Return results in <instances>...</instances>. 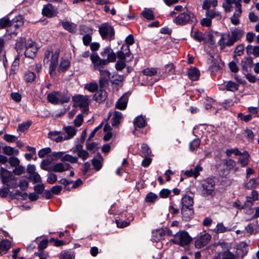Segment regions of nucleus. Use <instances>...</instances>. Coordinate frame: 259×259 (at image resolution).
Listing matches in <instances>:
<instances>
[{"instance_id":"obj_25","label":"nucleus","mask_w":259,"mask_h":259,"mask_svg":"<svg viewBox=\"0 0 259 259\" xmlns=\"http://www.w3.org/2000/svg\"><path fill=\"white\" fill-rule=\"evenodd\" d=\"M190 35L191 37L198 42H201L204 40V34L198 30L193 31V29H191Z\"/></svg>"},{"instance_id":"obj_14","label":"nucleus","mask_w":259,"mask_h":259,"mask_svg":"<svg viewBox=\"0 0 259 259\" xmlns=\"http://www.w3.org/2000/svg\"><path fill=\"white\" fill-rule=\"evenodd\" d=\"M103 158L101 154L98 152L96 155L93 158L92 160V165L96 171L100 170L102 167V162Z\"/></svg>"},{"instance_id":"obj_60","label":"nucleus","mask_w":259,"mask_h":259,"mask_svg":"<svg viewBox=\"0 0 259 259\" xmlns=\"http://www.w3.org/2000/svg\"><path fill=\"white\" fill-rule=\"evenodd\" d=\"M230 70L233 73H237L239 71V68L236 64V62L234 61L230 62L228 64Z\"/></svg>"},{"instance_id":"obj_57","label":"nucleus","mask_w":259,"mask_h":259,"mask_svg":"<svg viewBox=\"0 0 259 259\" xmlns=\"http://www.w3.org/2000/svg\"><path fill=\"white\" fill-rule=\"evenodd\" d=\"M29 183L25 179L21 180L19 181L18 187L20 188L22 191H25L28 188Z\"/></svg>"},{"instance_id":"obj_51","label":"nucleus","mask_w":259,"mask_h":259,"mask_svg":"<svg viewBox=\"0 0 259 259\" xmlns=\"http://www.w3.org/2000/svg\"><path fill=\"white\" fill-rule=\"evenodd\" d=\"M52 151L51 148L47 147L40 149L38 152V155L40 158L45 157L47 154L50 153Z\"/></svg>"},{"instance_id":"obj_35","label":"nucleus","mask_w":259,"mask_h":259,"mask_svg":"<svg viewBox=\"0 0 259 259\" xmlns=\"http://www.w3.org/2000/svg\"><path fill=\"white\" fill-rule=\"evenodd\" d=\"M157 199L158 196L156 194L150 192L146 195L145 198V201L146 202L154 203Z\"/></svg>"},{"instance_id":"obj_8","label":"nucleus","mask_w":259,"mask_h":259,"mask_svg":"<svg viewBox=\"0 0 259 259\" xmlns=\"http://www.w3.org/2000/svg\"><path fill=\"white\" fill-rule=\"evenodd\" d=\"M23 16L21 15H19L11 21L9 34L11 37L17 35L19 27L23 25Z\"/></svg>"},{"instance_id":"obj_17","label":"nucleus","mask_w":259,"mask_h":259,"mask_svg":"<svg viewBox=\"0 0 259 259\" xmlns=\"http://www.w3.org/2000/svg\"><path fill=\"white\" fill-rule=\"evenodd\" d=\"M70 61L67 59L62 58L58 67L57 71L59 73H64L70 67Z\"/></svg>"},{"instance_id":"obj_29","label":"nucleus","mask_w":259,"mask_h":259,"mask_svg":"<svg viewBox=\"0 0 259 259\" xmlns=\"http://www.w3.org/2000/svg\"><path fill=\"white\" fill-rule=\"evenodd\" d=\"M3 153L7 155L11 156L13 154L17 155L19 153V150L15 149L9 146H5L3 148Z\"/></svg>"},{"instance_id":"obj_55","label":"nucleus","mask_w":259,"mask_h":259,"mask_svg":"<svg viewBox=\"0 0 259 259\" xmlns=\"http://www.w3.org/2000/svg\"><path fill=\"white\" fill-rule=\"evenodd\" d=\"M233 153L236 156H239L241 154V151L237 148L231 149H228L226 151V154L228 157L231 156Z\"/></svg>"},{"instance_id":"obj_46","label":"nucleus","mask_w":259,"mask_h":259,"mask_svg":"<svg viewBox=\"0 0 259 259\" xmlns=\"http://www.w3.org/2000/svg\"><path fill=\"white\" fill-rule=\"evenodd\" d=\"M143 73L145 75L152 76L156 74L157 71V69L154 68H147L143 70Z\"/></svg>"},{"instance_id":"obj_53","label":"nucleus","mask_w":259,"mask_h":259,"mask_svg":"<svg viewBox=\"0 0 259 259\" xmlns=\"http://www.w3.org/2000/svg\"><path fill=\"white\" fill-rule=\"evenodd\" d=\"M45 186L43 183L38 184L33 187L35 192L37 194H41L45 190Z\"/></svg>"},{"instance_id":"obj_12","label":"nucleus","mask_w":259,"mask_h":259,"mask_svg":"<svg viewBox=\"0 0 259 259\" xmlns=\"http://www.w3.org/2000/svg\"><path fill=\"white\" fill-rule=\"evenodd\" d=\"M135 43V39L133 34L128 35L125 39V43L122 45L120 50H123L125 53L133 55L130 50V46Z\"/></svg>"},{"instance_id":"obj_34","label":"nucleus","mask_w":259,"mask_h":259,"mask_svg":"<svg viewBox=\"0 0 259 259\" xmlns=\"http://www.w3.org/2000/svg\"><path fill=\"white\" fill-rule=\"evenodd\" d=\"M32 122L31 120H27L26 122H23L18 125L17 131L21 132H24L27 130L31 125Z\"/></svg>"},{"instance_id":"obj_47","label":"nucleus","mask_w":259,"mask_h":259,"mask_svg":"<svg viewBox=\"0 0 259 259\" xmlns=\"http://www.w3.org/2000/svg\"><path fill=\"white\" fill-rule=\"evenodd\" d=\"M51 170L56 172H61L64 171V163L59 162L55 164Z\"/></svg>"},{"instance_id":"obj_1","label":"nucleus","mask_w":259,"mask_h":259,"mask_svg":"<svg viewBox=\"0 0 259 259\" xmlns=\"http://www.w3.org/2000/svg\"><path fill=\"white\" fill-rule=\"evenodd\" d=\"M173 22L177 25L184 26L187 24H192V29H194L198 20L196 15L191 11L181 13L176 17Z\"/></svg>"},{"instance_id":"obj_49","label":"nucleus","mask_w":259,"mask_h":259,"mask_svg":"<svg viewBox=\"0 0 259 259\" xmlns=\"http://www.w3.org/2000/svg\"><path fill=\"white\" fill-rule=\"evenodd\" d=\"M83 122V117L82 114L77 115L74 120V124L76 127L80 126Z\"/></svg>"},{"instance_id":"obj_27","label":"nucleus","mask_w":259,"mask_h":259,"mask_svg":"<svg viewBox=\"0 0 259 259\" xmlns=\"http://www.w3.org/2000/svg\"><path fill=\"white\" fill-rule=\"evenodd\" d=\"M55 93L59 96V104H63L64 103H68L70 99V96L66 94H62L59 91H55Z\"/></svg>"},{"instance_id":"obj_31","label":"nucleus","mask_w":259,"mask_h":259,"mask_svg":"<svg viewBox=\"0 0 259 259\" xmlns=\"http://www.w3.org/2000/svg\"><path fill=\"white\" fill-rule=\"evenodd\" d=\"M225 89L227 91L235 92L239 89V84L232 81L227 82L225 85Z\"/></svg>"},{"instance_id":"obj_3","label":"nucleus","mask_w":259,"mask_h":259,"mask_svg":"<svg viewBox=\"0 0 259 259\" xmlns=\"http://www.w3.org/2000/svg\"><path fill=\"white\" fill-rule=\"evenodd\" d=\"M231 37L226 42L224 41L225 38L224 36V34H222L221 37L218 42L221 50H224L227 46L231 47L233 46L234 44L238 40H240L244 35V31L242 29L236 28L231 29Z\"/></svg>"},{"instance_id":"obj_52","label":"nucleus","mask_w":259,"mask_h":259,"mask_svg":"<svg viewBox=\"0 0 259 259\" xmlns=\"http://www.w3.org/2000/svg\"><path fill=\"white\" fill-rule=\"evenodd\" d=\"M57 181V176L54 173L48 174L47 182L50 184H55Z\"/></svg>"},{"instance_id":"obj_2","label":"nucleus","mask_w":259,"mask_h":259,"mask_svg":"<svg viewBox=\"0 0 259 259\" xmlns=\"http://www.w3.org/2000/svg\"><path fill=\"white\" fill-rule=\"evenodd\" d=\"M202 190L201 196L209 199L212 198L215 195V182L213 177H209L202 180L201 183Z\"/></svg>"},{"instance_id":"obj_54","label":"nucleus","mask_w":259,"mask_h":259,"mask_svg":"<svg viewBox=\"0 0 259 259\" xmlns=\"http://www.w3.org/2000/svg\"><path fill=\"white\" fill-rule=\"evenodd\" d=\"M49 240L48 239H42L39 243H37L38 250H44L46 248L48 245Z\"/></svg>"},{"instance_id":"obj_24","label":"nucleus","mask_w":259,"mask_h":259,"mask_svg":"<svg viewBox=\"0 0 259 259\" xmlns=\"http://www.w3.org/2000/svg\"><path fill=\"white\" fill-rule=\"evenodd\" d=\"M61 25L63 28L69 32L72 33H74L75 32L76 25L74 23L66 21L65 22H62Z\"/></svg>"},{"instance_id":"obj_43","label":"nucleus","mask_w":259,"mask_h":259,"mask_svg":"<svg viewBox=\"0 0 259 259\" xmlns=\"http://www.w3.org/2000/svg\"><path fill=\"white\" fill-rule=\"evenodd\" d=\"M12 177V172L11 171H8L2 176L1 177L2 179V182L3 184L6 185L11 181V178Z\"/></svg>"},{"instance_id":"obj_61","label":"nucleus","mask_w":259,"mask_h":259,"mask_svg":"<svg viewBox=\"0 0 259 259\" xmlns=\"http://www.w3.org/2000/svg\"><path fill=\"white\" fill-rule=\"evenodd\" d=\"M24 170L25 167L23 166L19 165L13 169L12 172L14 173L15 175L20 176L24 172Z\"/></svg>"},{"instance_id":"obj_40","label":"nucleus","mask_w":259,"mask_h":259,"mask_svg":"<svg viewBox=\"0 0 259 259\" xmlns=\"http://www.w3.org/2000/svg\"><path fill=\"white\" fill-rule=\"evenodd\" d=\"M141 15L146 19L152 20L155 19L153 11L150 9H146L141 13Z\"/></svg>"},{"instance_id":"obj_23","label":"nucleus","mask_w":259,"mask_h":259,"mask_svg":"<svg viewBox=\"0 0 259 259\" xmlns=\"http://www.w3.org/2000/svg\"><path fill=\"white\" fill-rule=\"evenodd\" d=\"M194 204L193 197L185 195L182 198V206H187V207H193Z\"/></svg>"},{"instance_id":"obj_41","label":"nucleus","mask_w":259,"mask_h":259,"mask_svg":"<svg viewBox=\"0 0 259 259\" xmlns=\"http://www.w3.org/2000/svg\"><path fill=\"white\" fill-rule=\"evenodd\" d=\"M61 161L63 162L68 161L71 163H75L78 161V158L76 156H73L70 154H65L62 158Z\"/></svg>"},{"instance_id":"obj_15","label":"nucleus","mask_w":259,"mask_h":259,"mask_svg":"<svg viewBox=\"0 0 259 259\" xmlns=\"http://www.w3.org/2000/svg\"><path fill=\"white\" fill-rule=\"evenodd\" d=\"M128 100V97L126 95V94H123L116 102V108L121 110H125L127 107Z\"/></svg>"},{"instance_id":"obj_32","label":"nucleus","mask_w":259,"mask_h":259,"mask_svg":"<svg viewBox=\"0 0 259 259\" xmlns=\"http://www.w3.org/2000/svg\"><path fill=\"white\" fill-rule=\"evenodd\" d=\"M36 78L35 73L33 72L27 71L25 73L24 80L26 82L31 83Z\"/></svg>"},{"instance_id":"obj_50","label":"nucleus","mask_w":259,"mask_h":259,"mask_svg":"<svg viewBox=\"0 0 259 259\" xmlns=\"http://www.w3.org/2000/svg\"><path fill=\"white\" fill-rule=\"evenodd\" d=\"M64 154V152L59 151V152H54L51 154V158L53 161H56L59 159H62V158L63 157V155Z\"/></svg>"},{"instance_id":"obj_22","label":"nucleus","mask_w":259,"mask_h":259,"mask_svg":"<svg viewBox=\"0 0 259 259\" xmlns=\"http://www.w3.org/2000/svg\"><path fill=\"white\" fill-rule=\"evenodd\" d=\"M247 245L245 242H242L239 244V248L237 249V255L243 258L247 253Z\"/></svg>"},{"instance_id":"obj_59","label":"nucleus","mask_w":259,"mask_h":259,"mask_svg":"<svg viewBox=\"0 0 259 259\" xmlns=\"http://www.w3.org/2000/svg\"><path fill=\"white\" fill-rule=\"evenodd\" d=\"M256 186V180L255 179H251L248 183H246L244 187L247 190H251L255 188Z\"/></svg>"},{"instance_id":"obj_37","label":"nucleus","mask_w":259,"mask_h":259,"mask_svg":"<svg viewBox=\"0 0 259 259\" xmlns=\"http://www.w3.org/2000/svg\"><path fill=\"white\" fill-rule=\"evenodd\" d=\"M116 58L117 53L115 54L113 52V50H111V52L108 54L107 58L106 59H103V60L102 61V63L103 64H108L109 62H114L116 61Z\"/></svg>"},{"instance_id":"obj_33","label":"nucleus","mask_w":259,"mask_h":259,"mask_svg":"<svg viewBox=\"0 0 259 259\" xmlns=\"http://www.w3.org/2000/svg\"><path fill=\"white\" fill-rule=\"evenodd\" d=\"M151 153L150 148L146 143H143L141 145V155L142 157L149 156Z\"/></svg>"},{"instance_id":"obj_16","label":"nucleus","mask_w":259,"mask_h":259,"mask_svg":"<svg viewBox=\"0 0 259 259\" xmlns=\"http://www.w3.org/2000/svg\"><path fill=\"white\" fill-rule=\"evenodd\" d=\"M42 14L47 18H52L56 15L54 14V7L51 4L45 5L42 10Z\"/></svg>"},{"instance_id":"obj_7","label":"nucleus","mask_w":259,"mask_h":259,"mask_svg":"<svg viewBox=\"0 0 259 259\" xmlns=\"http://www.w3.org/2000/svg\"><path fill=\"white\" fill-rule=\"evenodd\" d=\"M177 235H178L179 240L176 238L170 239V242H172L175 244L184 247L189 244L192 240V238L186 231H180L179 233H177Z\"/></svg>"},{"instance_id":"obj_13","label":"nucleus","mask_w":259,"mask_h":259,"mask_svg":"<svg viewBox=\"0 0 259 259\" xmlns=\"http://www.w3.org/2000/svg\"><path fill=\"white\" fill-rule=\"evenodd\" d=\"M93 100L98 103L104 102L107 98V93L105 89H100L93 96Z\"/></svg>"},{"instance_id":"obj_28","label":"nucleus","mask_w":259,"mask_h":259,"mask_svg":"<svg viewBox=\"0 0 259 259\" xmlns=\"http://www.w3.org/2000/svg\"><path fill=\"white\" fill-rule=\"evenodd\" d=\"M38 48H25L24 55L26 58L33 59L35 57Z\"/></svg>"},{"instance_id":"obj_44","label":"nucleus","mask_w":259,"mask_h":259,"mask_svg":"<svg viewBox=\"0 0 259 259\" xmlns=\"http://www.w3.org/2000/svg\"><path fill=\"white\" fill-rule=\"evenodd\" d=\"M84 88L90 92L94 93L97 91L98 86L96 82H90L89 83L86 84L85 85Z\"/></svg>"},{"instance_id":"obj_19","label":"nucleus","mask_w":259,"mask_h":259,"mask_svg":"<svg viewBox=\"0 0 259 259\" xmlns=\"http://www.w3.org/2000/svg\"><path fill=\"white\" fill-rule=\"evenodd\" d=\"M146 123L147 122L146 120L142 116H138L136 117L134 121L135 130L133 131V134H135V132L137 130V127L140 128H143L146 125Z\"/></svg>"},{"instance_id":"obj_36","label":"nucleus","mask_w":259,"mask_h":259,"mask_svg":"<svg viewBox=\"0 0 259 259\" xmlns=\"http://www.w3.org/2000/svg\"><path fill=\"white\" fill-rule=\"evenodd\" d=\"M57 95L55 92L54 93H49L47 95V100L49 102L54 105L59 104V98L56 96Z\"/></svg>"},{"instance_id":"obj_9","label":"nucleus","mask_w":259,"mask_h":259,"mask_svg":"<svg viewBox=\"0 0 259 259\" xmlns=\"http://www.w3.org/2000/svg\"><path fill=\"white\" fill-rule=\"evenodd\" d=\"M72 101L75 103H77V106L81 108L84 109V110H89V99L87 96H84L81 95H76L72 97Z\"/></svg>"},{"instance_id":"obj_4","label":"nucleus","mask_w":259,"mask_h":259,"mask_svg":"<svg viewBox=\"0 0 259 259\" xmlns=\"http://www.w3.org/2000/svg\"><path fill=\"white\" fill-rule=\"evenodd\" d=\"M236 165V161L232 159H223L222 163L218 166L219 175L223 178H226L230 170Z\"/></svg>"},{"instance_id":"obj_42","label":"nucleus","mask_w":259,"mask_h":259,"mask_svg":"<svg viewBox=\"0 0 259 259\" xmlns=\"http://www.w3.org/2000/svg\"><path fill=\"white\" fill-rule=\"evenodd\" d=\"M205 15L210 19H213L215 17H219V19H220L222 18V16L220 12H215L213 10H210L208 11H206Z\"/></svg>"},{"instance_id":"obj_10","label":"nucleus","mask_w":259,"mask_h":259,"mask_svg":"<svg viewBox=\"0 0 259 259\" xmlns=\"http://www.w3.org/2000/svg\"><path fill=\"white\" fill-rule=\"evenodd\" d=\"M211 238V236L208 233L201 235L196 239L194 242V245L197 248H201L207 245Z\"/></svg>"},{"instance_id":"obj_11","label":"nucleus","mask_w":259,"mask_h":259,"mask_svg":"<svg viewBox=\"0 0 259 259\" xmlns=\"http://www.w3.org/2000/svg\"><path fill=\"white\" fill-rule=\"evenodd\" d=\"M182 219L184 222H189L192 220L194 215L193 207H187V206H182L181 209Z\"/></svg>"},{"instance_id":"obj_30","label":"nucleus","mask_w":259,"mask_h":259,"mask_svg":"<svg viewBox=\"0 0 259 259\" xmlns=\"http://www.w3.org/2000/svg\"><path fill=\"white\" fill-rule=\"evenodd\" d=\"M231 229H229L224 226L223 223H218L214 229V232L217 233H223L226 232L231 231Z\"/></svg>"},{"instance_id":"obj_45","label":"nucleus","mask_w":259,"mask_h":259,"mask_svg":"<svg viewBox=\"0 0 259 259\" xmlns=\"http://www.w3.org/2000/svg\"><path fill=\"white\" fill-rule=\"evenodd\" d=\"M75 256L68 251H62L60 255V259H74Z\"/></svg>"},{"instance_id":"obj_48","label":"nucleus","mask_w":259,"mask_h":259,"mask_svg":"<svg viewBox=\"0 0 259 259\" xmlns=\"http://www.w3.org/2000/svg\"><path fill=\"white\" fill-rule=\"evenodd\" d=\"M11 20L8 18L4 17L0 19V29L10 27Z\"/></svg>"},{"instance_id":"obj_56","label":"nucleus","mask_w":259,"mask_h":259,"mask_svg":"<svg viewBox=\"0 0 259 259\" xmlns=\"http://www.w3.org/2000/svg\"><path fill=\"white\" fill-rule=\"evenodd\" d=\"M9 162L11 166L16 167L20 164V160L17 157L11 156L9 158Z\"/></svg>"},{"instance_id":"obj_26","label":"nucleus","mask_w":259,"mask_h":259,"mask_svg":"<svg viewBox=\"0 0 259 259\" xmlns=\"http://www.w3.org/2000/svg\"><path fill=\"white\" fill-rule=\"evenodd\" d=\"M122 117V114L120 112L115 111L111 119V124L113 126H116L119 124L120 120Z\"/></svg>"},{"instance_id":"obj_21","label":"nucleus","mask_w":259,"mask_h":259,"mask_svg":"<svg viewBox=\"0 0 259 259\" xmlns=\"http://www.w3.org/2000/svg\"><path fill=\"white\" fill-rule=\"evenodd\" d=\"M61 134H62L61 131H51L48 133V138L57 143L62 142L64 141L63 137L62 136H59L56 137Z\"/></svg>"},{"instance_id":"obj_58","label":"nucleus","mask_w":259,"mask_h":259,"mask_svg":"<svg viewBox=\"0 0 259 259\" xmlns=\"http://www.w3.org/2000/svg\"><path fill=\"white\" fill-rule=\"evenodd\" d=\"M171 193V191L168 189H162L159 192V196L162 198H168Z\"/></svg>"},{"instance_id":"obj_64","label":"nucleus","mask_w":259,"mask_h":259,"mask_svg":"<svg viewBox=\"0 0 259 259\" xmlns=\"http://www.w3.org/2000/svg\"><path fill=\"white\" fill-rule=\"evenodd\" d=\"M200 24L202 26L210 27L211 26V19L209 18H204L201 20Z\"/></svg>"},{"instance_id":"obj_20","label":"nucleus","mask_w":259,"mask_h":259,"mask_svg":"<svg viewBox=\"0 0 259 259\" xmlns=\"http://www.w3.org/2000/svg\"><path fill=\"white\" fill-rule=\"evenodd\" d=\"M64 130L67 134V136L63 137L64 140H67L72 138L76 134V130L71 125L64 126Z\"/></svg>"},{"instance_id":"obj_62","label":"nucleus","mask_w":259,"mask_h":259,"mask_svg":"<svg viewBox=\"0 0 259 259\" xmlns=\"http://www.w3.org/2000/svg\"><path fill=\"white\" fill-rule=\"evenodd\" d=\"M253 200L251 199V197L250 196H247L246 200L242 206L243 207V209L248 208L251 209V206L253 205Z\"/></svg>"},{"instance_id":"obj_38","label":"nucleus","mask_w":259,"mask_h":259,"mask_svg":"<svg viewBox=\"0 0 259 259\" xmlns=\"http://www.w3.org/2000/svg\"><path fill=\"white\" fill-rule=\"evenodd\" d=\"M26 42V38L25 37H21L19 40L16 41L15 49L16 51L19 54V52L24 49V44Z\"/></svg>"},{"instance_id":"obj_18","label":"nucleus","mask_w":259,"mask_h":259,"mask_svg":"<svg viewBox=\"0 0 259 259\" xmlns=\"http://www.w3.org/2000/svg\"><path fill=\"white\" fill-rule=\"evenodd\" d=\"M188 75L191 80L197 81L199 78L200 73L197 67H191L188 71Z\"/></svg>"},{"instance_id":"obj_6","label":"nucleus","mask_w":259,"mask_h":259,"mask_svg":"<svg viewBox=\"0 0 259 259\" xmlns=\"http://www.w3.org/2000/svg\"><path fill=\"white\" fill-rule=\"evenodd\" d=\"M117 58L118 60L115 64V69L121 71L126 67V62L131 61L134 57L133 55L125 53L123 50H119L117 52Z\"/></svg>"},{"instance_id":"obj_39","label":"nucleus","mask_w":259,"mask_h":259,"mask_svg":"<svg viewBox=\"0 0 259 259\" xmlns=\"http://www.w3.org/2000/svg\"><path fill=\"white\" fill-rule=\"evenodd\" d=\"M201 143V140L199 138L194 139L189 144V149L191 151H194L198 149Z\"/></svg>"},{"instance_id":"obj_5","label":"nucleus","mask_w":259,"mask_h":259,"mask_svg":"<svg viewBox=\"0 0 259 259\" xmlns=\"http://www.w3.org/2000/svg\"><path fill=\"white\" fill-rule=\"evenodd\" d=\"M99 32L103 39L110 41L115 39V30L113 27L108 22H105L100 25Z\"/></svg>"},{"instance_id":"obj_63","label":"nucleus","mask_w":259,"mask_h":259,"mask_svg":"<svg viewBox=\"0 0 259 259\" xmlns=\"http://www.w3.org/2000/svg\"><path fill=\"white\" fill-rule=\"evenodd\" d=\"M90 59L92 61V63L94 64V66L96 65V64H98V62H100V60H102L97 53H93L90 56Z\"/></svg>"}]
</instances>
